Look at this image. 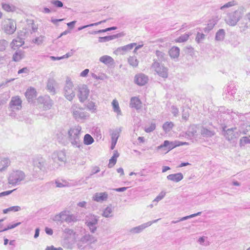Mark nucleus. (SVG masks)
<instances>
[{"instance_id":"f257e3e1","label":"nucleus","mask_w":250,"mask_h":250,"mask_svg":"<svg viewBox=\"0 0 250 250\" xmlns=\"http://www.w3.org/2000/svg\"><path fill=\"white\" fill-rule=\"evenodd\" d=\"M82 127L77 125L70 128L67 131V139L71 145L75 148L81 149L83 148V144L81 140Z\"/></svg>"},{"instance_id":"f03ea898","label":"nucleus","mask_w":250,"mask_h":250,"mask_svg":"<svg viewBox=\"0 0 250 250\" xmlns=\"http://www.w3.org/2000/svg\"><path fill=\"white\" fill-rule=\"evenodd\" d=\"M97 241V237L89 233H86L76 242L79 249L89 250L92 248V245L96 243Z\"/></svg>"},{"instance_id":"7ed1b4c3","label":"nucleus","mask_w":250,"mask_h":250,"mask_svg":"<svg viewBox=\"0 0 250 250\" xmlns=\"http://www.w3.org/2000/svg\"><path fill=\"white\" fill-rule=\"evenodd\" d=\"M25 178L26 175L24 172L19 169L14 170L10 173L8 182L12 186L19 185L25 180Z\"/></svg>"},{"instance_id":"20e7f679","label":"nucleus","mask_w":250,"mask_h":250,"mask_svg":"<svg viewBox=\"0 0 250 250\" xmlns=\"http://www.w3.org/2000/svg\"><path fill=\"white\" fill-rule=\"evenodd\" d=\"M244 14L243 9L240 8L234 12L227 14L225 18L226 23L231 26L236 25Z\"/></svg>"},{"instance_id":"39448f33","label":"nucleus","mask_w":250,"mask_h":250,"mask_svg":"<svg viewBox=\"0 0 250 250\" xmlns=\"http://www.w3.org/2000/svg\"><path fill=\"white\" fill-rule=\"evenodd\" d=\"M70 111L73 118L77 122H83L89 117V114L79 104H73L70 108Z\"/></svg>"},{"instance_id":"423d86ee","label":"nucleus","mask_w":250,"mask_h":250,"mask_svg":"<svg viewBox=\"0 0 250 250\" xmlns=\"http://www.w3.org/2000/svg\"><path fill=\"white\" fill-rule=\"evenodd\" d=\"M99 217L93 214H89L85 218V224L91 233H94L98 228Z\"/></svg>"},{"instance_id":"0eeeda50","label":"nucleus","mask_w":250,"mask_h":250,"mask_svg":"<svg viewBox=\"0 0 250 250\" xmlns=\"http://www.w3.org/2000/svg\"><path fill=\"white\" fill-rule=\"evenodd\" d=\"M75 88L73 83L67 78L63 88V94L65 98L71 101L75 96Z\"/></svg>"},{"instance_id":"6e6552de","label":"nucleus","mask_w":250,"mask_h":250,"mask_svg":"<svg viewBox=\"0 0 250 250\" xmlns=\"http://www.w3.org/2000/svg\"><path fill=\"white\" fill-rule=\"evenodd\" d=\"M153 62L151 65V68L160 77L166 78L168 76V69L164 66V65L161 64L159 62H157L155 59H153Z\"/></svg>"},{"instance_id":"1a4fd4ad","label":"nucleus","mask_w":250,"mask_h":250,"mask_svg":"<svg viewBox=\"0 0 250 250\" xmlns=\"http://www.w3.org/2000/svg\"><path fill=\"white\" fill-rule=\"evenodd\" d=\"M16 28L15 21L11 19H8L5 21L3 25V29L4 32L9 35L13 34L15 32Z\"/></svg>"},{"instance_id":"9d476101","label":"nucleus","mask_w":250,"mask_h":250,"mask_svg":"<svg viewBox=\"0 0 250 250\" xmlns=\"http://www.w3.org/2000/svg\"><path fill=\"white\" fill-rule=\"evenodd\" d=\"M89 90L86 85L83 84L79 87L78 97L81 103H83L88 98Z\"/></svg>"},{"instance_id":"9b49d317","label":"nucleus","mask_w":250,"mask_h":250,"mask_svg":"<svg viewBox=\"0 0 250 250\" xmlns=\"http://www.w3.org/2000/svg\"><path fill=\"white\" fill-rule=\"evenodd\" d=\"M226 126H224L223 128V131L225 132L224 135L226 139L230 141L238 137L239 134L236 127L230 128L227 130H226Z\"/></svg>"},{"instance_id":"f8f14e48","label":"nucleus","mask_w":250,"mask_h":250,"mask_svg":"<svg viewBox=\"0 0 250 250\" xmlns=\"http://www.w3.org/2000/svg\"><path fill=\"white\" fill-rule=\"evenodd\" d=\"M22 101L18 96L12 97L9 103V107L12 110H19L21 108Z\"/></svg>"},{"instance_id":"ddd939ff","label":"nucleus","mask_w":250,"mask_h":250,"mask_svg":"<svg viewBox=\"0 0 250 250\" xmlns=\"http://www.w3.org/2000/svg\"><path fill=\"white\" fill-rule=\"evenodd\" d=\"M180 145V141L169 142V141L166 140L164 142L163 144L157 147V149L164 148V150L168 152L173 148L176 146H179Z\"/></svg>"},{"instance_id":"4468645a","label":"nucleus","mask_w":250,"mask_h":250,"mask_svg":"<svg viewBox=\"0 0 250 250\" xmlns=\"http://www.w3.org/2000/svg\"><path fill=\"white\" fill-rule=\"evenodd\" d=\"M160 219L154 220L152 221H148L140 226L134 227L130 229V232L132 233H139L142 232L146 228L150 226L152 224L157 222Z\"/></svg>"},{"instance_id":"2eb2a0df","label":"nucleus","mask_w":250,"mask_h":250,"mask_svg":"<svg viewBox=\"0 0 250 250\" xmlns=\"http://www.w3.org/2000/svg\"><path fill=\"white\" fill-rule=\"evenodd\" d=\"M51 157L54 162H58V161L64 162L66 160L65 153L62 150L54 152L52 154Z\"/></svg>"},{"instance_id":"dca6fc26","label":"nucleus","mask_w":250,"mask_h":250,"mask_svg":"<svg viewBox=\"0 0 250 250\" xmlns=\"http://www.w3.org/2000/svg\"><path fill=\"white\" fill-rule=\"evenodd\" d=\"M136 45V43H132L127 45L118 47L115 51L117 55H124L128 51L131 50Z\"/></svg>"},{"instance_id":"f3484780","label":"nucleus","mask_w":250,"mask_h":250,"mask_svg":"<svg viewBox=\"0 0 250 250\" xmlns=\"http://www.w3.org/2000/svg\"><path fill=\"white\" fill-rule=\"evenodd\" d=\"M123 36H124V34L123 33H120L113 35L107 36L105 37H100L98 39V42H105L120 38Z\"/></svg>"},{"instance_id":"a211bd4d","label":"nucleus","mask_w":250,"mask_h":250,"mask_svg":"<svg viewBox=\"0 0 250 250\" xmlns=\"http://www.w3.org/2000/svg\"><path fill=\"white\" fill-rule=\"evenodd\" d=\"M34 168H38L40 170L44 171L45 170L46 162L42 158L38 159L34 161Z\"/></svg>"},{"instance_id":"6ab92c4d","label":"nucleus","mask_w":250,"mask_h":250,"mask_svg":"<svg viewBox=\"0 0 250 250\" xmlns=\"http://www.w3.org/2000/svg\"><path fill=\"white\" fill-rule=\"evenodd\" d=\"M148 81V77L144 74L136 75L135 82L139 85H144Z\"/></svg>"},{"instance_id":"aec40b11","label":"nucleus","mask_w":250,"mask_h":250,"mask_svg":"<svg viewBox=\"0 0 250 250\" xmlns=\"http://www.w3.org/2000/svg\"><path fill=\"white\" fill-rule=\"evenodd\" d=\"M142 104L141 100L136 97H132L130 99V106L136 110H139L142 108Z\"/></svg>"},{"instance_id":"412c9836","label":"nucleus","mask_w":250,"mask_h":250,"mask_svg":"<svg viewBox=\"0 0 250 250\" xmlns=\"http://www.w3.org/2000/svg\"><path fill=\"white\" fill-rule=\"evenodd\" d=\"M218 19L217 17H214L208 21L207 26L204 28V31L205 33H208L211 30L214 26L217 23Z\"/></svg>"},{"instance_id":"4be33fe9","label":"nucleus","mask_w":250,"mask_h":250,"mask_svg":"<svg viewBox=\"0 0 250 250\" xmlns=\"http://www.w3.org/2000/svg\"><path fill=\"white\" fill-rule=\"evenodd\" d=\"M108 194L106 192L96 193L93 196V200L96 202H102L107 199Z\"/></svg>"},{"instance_id":"5701e85b","label":"nucleus","mask_w":250,"mask_h":250,"mask_svg":"<svg viewBox=\"0 0 250 250\" xmlns=\"http://www.w3.org/2000/svg\"><path fill=\"white\" fill-rule=\"evenodd\" d=\"M167 179L175 182H179L183 179V175L182 173L169 174L167 176Z\"/></svg>"},{"instance_id":"b1692460","label":"nucleus","mask_w":250,"mask_h":250,"mask_svg":"<svg viewBox=\"0 0 250 250\" xmlns=\"http://www.w3.org/2000/svg\"><path fill=\"white\" fill-rule=\"evenodd\" d=\"M155 55L157 59H155L157 62H163L167 61V56L166 53L163 51L160 50H156L155 51Z\"/></svg>"},{"instance_id":"393cba45","label":"nucleus","mask_w":250,"mask_h":250,"mask_svg":"<svg viewBox=\"0 0 250 250\" xmlns=\"http://www.w3.org/2000/svg\"><path fill=\"white\" fill-rule=\"evenodd\" d=\"M25 96L29 102L32 101L36 97L35 89L33 88L28 89L25 93Z\"/></svg>"},{"instance_id":"a878e982","label":"nucleus","mask_w":250,"mask_h":250,"mask_svg":"<svg viewBox=\"0 0 250 250\" xmlns=\"http://www.w3.org/2000/svg\"><path fill=\"white\" fill-rule=\"evenodd\" d=\"M23 40L19 37L13 39L11 43V47L14 49H16L15 47H19L21 46L24 44Z\"/></svg>"},{"instance_id":"bb28decb","label":"nucleus","mask_w":250,"mask_h":250,"mask_svg":"<svg viewBox=\"0 0 250 250\" xmlns=\"http://www.w3.org/2000/svg\"><path fill=\"white\" fill-rule=\"evenodd\" d=\"M169 56L171 58H177L180 55V49L178 47L173 46L169 51Z\"/></svg>"},{"instance_id":"cd10ccee","label":"nucleus","mask_w":250,"mask_h":250,"mask_svg":"<svg viewBox=\"0 0 250 250\" xmlns=\"http://www.w3.org/2000/svg\"><path fill=\"white\" fill-rule=\"evenodd\" d=\"M100 61L106 65L112 64L114 62L113 59L109 56L104 55L100 58Z\"/></svg>"},{"instance_id":"c85d7f7f","label":"nucleus","mask_w":250,"mask_h":250,"mask_svg":"<svg viewBox=\"0 0 250 250\" xmlns=\"http://www.w3.org/2000/svg\"><path fill=\"white\" fill-rule=\"evenodd\" d=\"M63 220L68 223H72V222H76L77 221V216L74 214H66L65 213L64 218H63Z\"/></svg>"},{"instance_id":"c756f323","label":"nucleus","mask_w":250,"mask_h":250,"mask_svg":"<svg viewBox=\"0 0 250 250\" xmlns=\"http://www.w3.org/2000/svg\"><path fill=\"white\" fill-rule=\"evenodd\" d=\"M225 31L223 29H220L216 33L215 39L217 41H222L225 37Z\"/></svg>"},{"instance_id":"7c9ffc66","label":"nucleus","mask_w":250,"mask_h":250,"mask_svg":"<svg viewBox=\"0 0 250 250\" xmlns=\"http://www.w3.org/2000/svg\"><path fill=\"white\" fill-rule=\"evenodd\" d=\"M23 57V52L22 50H17L13 56V60L15 62H19Z\"/></svg>"},{"instance_id":"2f4dec72","label":"nucleus","mask_w":250,"mask_h":250,"mask_svg":"<svg viewBox=\"0 0 250 250\" xmlns=\"http://www.w3.org/2000/svg\"><path fill=\"white\" fill-rule=\"evenodd\" d=\"M201 135L203 137H210L214 135V132L203 127L201 130Z\"/></svg>"},{"instance_id":"473e14b6","label":"nucleus","mask_w":250,"mask_h":250,"mask_svg":"<svg viewBox=\"0 0 250 250\" xmlns=\"http://www.w3.org/2000/svg\"><path fill=\"white\" fill-rule=\"evenodd\" d=\"M55 184L56 185V187L60 188L70 186V184L67 181L63 180H56Z\"/></svg>"},{"instance_id":"72a5a7b5","label":"nucleus","mask_w":250,"mask_h":250,"mask_svg":"<svg viewBox=\"0 0 250 250\" xmlns=\"http://www.w3.org/2000/svg\"><path fill=\"white\" fill-rule=\"evenodd\" d=\"M55 84V81L53 79H49L48 81L47 84V89L54 94L55 93V89L54 85Z\"/></svg>"},{"instance_id":"f704fd0d","label":"nucleus","mask_w":250,"mask_h":250,"mask_svg":"<svg viewBox=\"0 0 250 250\" xmlns=\"http://www.w3.org/2000/svg\"><path fill=\"white\" fill-rule=\"evenodd\" d=\"M53 101L48 97L45 98L43 100V107L45 109H50L53 105Z\"/></svg>"},{"instance_id":"c9c22d12","label":"nucleus","mask_w":250,"mask_h":250,"mask_svg":"<svg viewBox=\"0 0 250 250\" xmlns=\"http://www.w3.org/2000/svg\"><path fill=\"white\" fill-rule=\"evenodd\" d=\"M9 164V160L7 158H3L0 160V170H4Z\"/></svg>"},{"instance_id":"e433bc0d","label":"nucleus","mask_w":250,"mask_h":250,"mask_svg":"<svg viewBox=\"0 0 250 250\" xmlns=\"http://www.w3.org/2000/svg\"><path fill=\"white\" fill-rule=\"evenodd\" d=\"M94 142V139L89 134L84 135L83 138V143L86 145H90Z\"/></svg>"},{"instance_id":"4c0bfd02","label":"nucleus","mask_w":250,"mask_h":250,"mask_svg":"<svg viewBox=\"0 0 250 250\" xmlns=\"http://www.w3.org/2000/svg\"><path fill=\"white\" fill-rule=\"evenodd\" d=\"M112 209L110 207H107L104 210L102 215L106 218L112 217Z\"/></svg>"},{"instance_id":"58836bf2","label":"nucleus","mask_w":250,"mask_h":250,"mask_svg":"<svg viewBox=\"0 0 250 250\" xmlns=\"http://www.w3.org/2000/svg\"><path fill=\"white\" fill-rule=\"evenodd\" d=\"M129 64L133 67H136L138 65L139 61L135 56H130L128 58Z\"/></svg>"},{"instance_id":"ea45409f","label":"nucleus","mask_w":250,"mask_h":250,"mask_svg":"<svg viewBox=\"0 0 250 250\" xmlns=\"http://www.w3.org/2000/svg\"><path fill=\"white\" fill-rule=\"evenodd\" d=\"M174 126L172 122H166L163 125V128L166 132H169Z\"/></svg>"},{"instance_id":"a19ab883","label":"nucleus","mask_w":250,"mask_h":250,"mask_svg":"<svg viewBox=\"0 0 250 250\" xmlns=\"http://www.w3.org/2000/svg\"><path fill=\"white\" fill-rule=\"evenodd\" d=\"M65 213L66 211H62L59 214H57L54 216L53 220L56 222H62L64 218Z\"/></svg>"},{"instance_id":"79ce46f5","label":"nucleus","mask_w":250,"mask_h":250,"mask_svg":"<svg viewBox=\"0 0 250 250\" xmlns=\"http://www.w3.org/2000/svg\"><path fill=\"white\" fill-rule=\"evenodd\" d=\"M121 131V128L114 130L111 134V141L117 142L118 138L120 136V133Z\"/></svg>"},{"instance_id":"37998d69","label":"nucleus","mask_w":250,"mask_h":250,"mask_svg":"<svg viewBox=\"0 0 250 250\" xmlns=\"http://www.w3.org/2000/svg\"><path fill=\"white\" fill-rule=\"evenodd\" d=\"M112 104L114 111L117 113L118 114H121V111L120 109L118 101L116 100H114L112 102Z\"/></svg>"},{"instance_id":"c03bdc74","label":"nucleus","mask_w":250,"mask_h":250,"mask_svg":"<svg viewBox=\"0 0 250 250\" xmlns=\"http://www.w3.org/2000/svg\"><path fill=\"white\" fill-rule=\"evenodd\" d=\"M21 209V208L20 206H13L4 209L3 210V213L4 214L7 213L9 211H18Z\"/></svg>"},{"instance_id":"a18cd8bd","label":"nucleus","mask_w":250,"mask_h":250,"mask_svg":"<svg viewBox=\"0 0 250 250\" xmlns=\"http://www.w3.org/2000/svg\"><path fill=\"white\" fill-rule=\"evenodd\" d=\"M237 4V2L236 0H233L232 1H229L228 3H226L224 5L221 7L220 9L223 10L225 8H228L231 7L232 6L236 5Z\"/></svg>"},{"instance_id":"49530a36","label":"nucleus","mask_w":250,"mask_h":250,"mask_svg":"<svg viewBox=\"0 0 250 250\" xmlns=\"http://www.w3.org/2000/svg\"><path fill=\"white\" fill-rule=\"evenodd\" d=\"M248 144H250V139L249 137L245 136L240 139L239 143L240 146H244Z\"/></svg>"},{"instance_id":"de8ad7c7","label":"nucleus","mask_w":250,"mask_h":250,"mask_svg":"<svg viewBox=\"0 0 250 250\" xmlns=\"http://www.w3.org/2000/svg\"><path fill=\"white\" fill-rule=\"evenodd\" d=\"M156 128V125L154 123H151L150 125L147 126L145 127V131L146 133H150L154 130Z\"/></svg>"},{"instance_id":"09e8293b","label":"nucleus","mask_w":250,"mask_h":250,"mask_svg":"<svg viewBox=\"0 0 250 250\" xmlns=\"http://www.w3.org/2000/svg\"><path fill=\"white\" fill-rule=\"evenodd\" d=\"M189 37V35L188 34H185L180 37H179L177 40V42H184L188 41Z\"/></svg>"},{"instance_id":"8fccbe9b","label":"nucleus","mask_w":250,"mask_h":250,"mask_svg":"<svg viewBox=\"0 0 250 250\" xmlns=\"http://www.w3.org/2000/svg\"><path fill=\"white\" fill-rule=\"evenodd\" d=\"M8 42L5 40H0V51H4L8 46Z\"/></svg>"},{"instance_id":"3c124183","label":"nucleus","mask_w":250,"mask_h":250,"mask_svg":"<svg viewBox=\"0 0 250 250\" xmlns=\"http://www.w3.org/2000/svg\"><path fill=\"white\" fill-rule=\"evenodd\" d=\"M205 38V35L203 33L198 32L195 38V41L197 43H200Z\"/></svg>"},{"instance_id":"603ef678","label":"nucleus","mask_w":250,"mask_h":250,"mask_svg":"<svg viewBox=\"0 0 250 250\" xmlns=\"http://www.w3.org/2000/svg\"><path fill=\"white\" fill-rule=\"evenodd\" d=\"M87 107L89 110L92 111V112H94L96 110V106L95 103L93 102H89L87 104Z\"/></svg>"},{"instance_id":"864d4df0","label":"nucleus","mask_w":250,"mask_h":250,"mask_svg":"<svg viewBox=\"0 0 250 250\" xmlns=\"http://www.w3.org/2000/svg\"><path fill=\"white\" fill-rule=\"evenodd\" d=\"M198 242L200 243V245L203 246H208L209 245L208 242H205V237H201L198 239Z\"/></svg>"},{"instance_id":"5fc2aeb1","label":"nucleus","mask_w":250,"mask_h":250,"mask_svg":"<svg viewBox=\"0 0 250 250\" xmlns=\"http://www.w3.org/2000/svg\"><path fill=\"white\" fill-rule=\"evenodd\" d=\"M166 192L162 191L153 200V202H159L165 196Z\"/></svg>"},{"instance_id":"6e6d98bb","label":"nucleus","mask_w":250,"mask_h":250,"mask_svg":"<svg viewBox=\"0 0 250 250\" xmlns=\"http://www.w3.org/2000/svg\"><path fill=\"white\" fill-rule=\"evenodd\" d=\"M2 8L7 12H10L13 10V8L9 4L2 3Z\"/></svg>"},{"instance_id":"4d7b16f0","label":"nucleus","mask_w":250,"mask_h":250,"mask_svg":"<svg viewBox=\"0 0 250 250\" xmlns=\"http://www.w3.org/2000/svg\"><path fill=\"white\" fill-rule=\"evenodd\" d=\"M249 25H248V22H244L243 21H241L239 23V27L240 28H242L243 31L246 30L249 27Z\"/></svg>"},{"instance_id":"13d9d810","label":"nucleus","mask_w":250,"mask_h":250,"mask_svg":"<svg viewBox=\"0 0 250 250\" xmlns=\"http://www.w3.org/2000/svg\"><path fill=\"white\" fill-rule=\"evenodd\" d=\"M116 162L117 160L116 159L111 157L109 160V164L108 165V167L111 168L113 167L116 163Z\"/></svg>"},{"instance_id":"bf43d9fd","label":"nucleus","mask_w":250,"mask_h":250,"mask_svg":"<svg viewBox=\"0 0 250 250\" xmlns=\"http://www.w3.org/2000/svg\"><path fill=\"white\" fill-rule=\"evenodd\" d=\"M52 3L57 7H62L63 6V3L59 0H53Z\"/></svg>"},{"instance_id":"052dcab7","label":"nucleus","mask_w":250,"mask_h":250,"mask_svg":"<svg viewBox=\"0 0 250 250\" xmlns=\"http://www.w3.org/2000/svg\"><path fill=\"white\" fill-rule=\"evenodd\" d=\"M75 51L74 49H71L70 50V51L68 52L64 55L62 56V59H65V58H68L72 56L73 55Z\"/></svg>"},{"instance_id":"680f3d73","label":"nucleus","mask_w":250,"mask_h":250,"mask_svg":"<svg viewBox=\"0 0 250 250\" xmlns=\"http://www.w3.org/2000/svg\"><path fill=\"white\" fill-rule=\"evenodd\" d=\"M75 51L74 49H71L70 50V51L68 52L64 55L62 56V59H65V58H68L72 56L73 55Z\"/></svg>"},{"instance_id":"e2e57ef3","label":"nucleus","mask_w":250,"mask_h":250,"mask_svg":"<svg viewBox=\"0 0 250 250\" xmlns=\"http://www.w3.org/2000/svg\"><path fill=\"white\" fill-rule=\"evenodd\" d=\"M43 37H42V36H40L39 37H38V38H36L34 40V42L35 43H37L38 44H41L42 42H43Z\"/></svg>"},{"instance_id":"0e129e2a","label":"nucleus","mask_w":250,"mask_h":250,"mask_svg":"<svg viewBox=\"0 0 250 250\" xmlns=\"http://www.w3.org/2000/svg\"><path fill=\"white\" fill-rule=\"evenodd\" d=\"M171 112L174 116H176L178 114L179 110L177 108L173 105L171 106Z\"/></svg>"},{"instance_id":"69168bd1","label":"nucleus","mask_w":250,"mask_h":250,"mask_svg":"<svg viewBox=\"0 0 250 250\" xmlns=\"http://www.w3.org/2000/svg\"><path fill=\"white\" fill-rule=\"evenodd\" d=\"M100 167H94L92 169V171H91V173L90 174V175H92L94 174H96V173H98L99 172H100Z\"/></svg>"},{"instance_id":"338daca9","label":"nucleus","mask_w":250,"mask_h":250,"mask_svg":"<svg viewBox=\"0 0 250 250\" xmlns=\"http://www.w3.org/2000/svg\"><path fill=\"white\" fill-rule=\"evenodd\" d=\"M14 190H15V189L2 192L0 193V197L9 195L12 192H13Z\"/></svg>"},{"instance_id":"774afa93","label":"nucleus","mask_w":250,"mask_h":250,"mask_svg":"<svg viewBox=\"0 0 250 250\" xmlns=\"http://www.w3.org/2000/svg\"><path fill=\"white\" fill-rule=\"evenodd\" d=\"M45 250H63L61 247L55 248L53 246H48L46 248Z\"/></svg>"}]
</instances>
